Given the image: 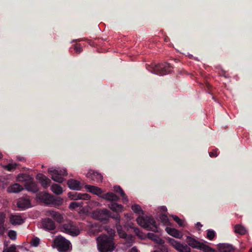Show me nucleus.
I'll use <instances>...</instances> for the list:
<instances>
[{"mask_svg":"<svg viewBox=\"0 0 252 252\" xmlns=\"http://www.w3.org/2000/svg\"><path fill=\"white\" fill-rule=\"evenodd\" d=\"M165 230L168 234L174 237L181 238L182 236V233L175 228L167 227L166 228Z\"/></svg>","mask_w":252,"mask_h":252,"instance_id":"a211bd4d","label":"nucleus"},{"mask_svg":"<svg viewBox=\"0 0 252 252\" xmlns=\"http://www.w3.org/2000/svg\"><path fill=\"white\" fill-rule=\"evenodd\" d=\"M130 252H139L136 247H133L130 250Z\"/></svg>","mask_w":252,"mask_h":252,"instance_id":"de8ad7c7","label":"nucleus"},{"mask_svg":"<svg viewBox=\"0 0 252 252\" xmlns=\"http://www.w3.org/2000/svg\"><path fill=\"white\" fill-rule=\"evenodd\" d=\"M49 215L50 216L52 217L54 220L59 223H61L63 221V216L59 213L56 212L53 210H50L49 211Z\"/></svg>","mask_w":252,"mask_h":252,"instance_id":"4be33fe9","label":"nucleus"},{"mask_svg":"<svg viewBox=\"0 0 252 252\" xmlns=\"http://www.w3.org/2000/svg\"><path fill=\"white\" fill-rule=\"evenodd\" d=\"M148 236L149 238L155 241L158 244H160V246L164 245L165 241L162 239L158 237L157 235H155L152 233H148Z\"/></svg>","mask_w":252,"mask_h":252,"instance_id":"c85d7f7f","label":"nucleus"},{"mask_svg":"<svg viewBox=\"0 0 252 252\" xmlns=\"http://www.w3.org/2000/svg\"><path fill=\"white\" fill-rule=\"evenodd\" d=\"M218 149H217L213 150L212 151L209 152V156L211 157H216L218 155Z\"/></svg>","mask_w":252,"mask_h":252,"instance_id":"c03bdc74","label":"nucleus"},{"mask_svg":"<svg viewBox=\"0 0 252 252\" xmlns=\"http://www.w3.org/2000/svg\"><path fill=\"white\" fill-rule=\"evenodd\" d=\"M199 250H202L205 252H214V250L213 248H211L208 246L204 245L202 243L201 244V245L199 247Z\"/></svg>","mask_w":252,"mask_h":252,"instance_id":"c9c22d12","label":"nucleus"},{"mask_svg":"<svg viewBox=\"0 0 252 252\" xmlns=\"http://www.w3.org/2000/svg\"><path fill=\"white\" fill-rule=\"evenodd\" d=\"M48 173L51 175L53 180L58 183H62L63 181V178L62 176L67 175V171L66 169H53V168L48 169Z\"/></svg>","mask_w":252,"mask_h":252,"instance_id":"0eeeda50","label":"nucleus"},{"mask_svg":"<svg viewBox=\"0 0 252 252\" xmlns=\"http://www.w3.org/2000/svg\"><path fill=\"white\" fill-rule=\"evenodd\" d=\"M61 230L73 236H76L80 234L78 227L71 221H67L63 224Z\"/></svg>","mask_w":252,"mask_h":252,"instance_id":"423d86ee","label":"nucleus"},{"mask_svg":"<svg viewBox=\"0 0 252 252\" xmlns=\"http://www.w3.org/2000/svg\"><path fill=\"white\" fill-rule=\"evenodd\" d=\"M17 207L22 210L29 208L31 207L30 199L28 197L20 198L17 203Z\"/></svg>","mask_w":252,"mask_h":252,"instance_id":"9d476101","label":"nucleus"},{"mask_svg":"<svg viewBox=\"0 0 252 252\" xmlns=\"http://www.w3.org/2000/svg\"><path fill=\"white\" fill-rule=\"evenodd\" d=\"M215 236L216 233L214 230L209 229L207 231V237L208 239L211 240H213Z\"/></svg>","mask_w":252,"mask_h":252,"instance_id":"4c0bfd02","label":"nucleus"},{"mask_svg":"<svg viewBox=\"0 0 252 252\" xmlns=\"http://www.w3.org/2000/svg\"><path fill=\"white\" fill-rule=\"evenodd\" d=\"M5 215L3 213H0V235H2L5 232V227L4 226V222Z\"/></svg>","mask_w":252,"mask_h":252,"instance_id":"cd10ccee","label":"nucleus"},{"mask_svg":"<svg viewBox=\"0 0 252 252\" xmlns=\"http://www.w3.org/2000/svg\"><path fill=\"white\" fill-rule=\"evenodd\" d=\"M109 208L115 213H111L107 209H97L93 213L94 219L100 220L106 223L108 221L109 218H111L116 220H120V216L119 212H121L123 210V206L121 204H119L116 202H110L108 204Z\"/></svg>","mask_w":252,"mask_h":252,"instance_id":"f257e3e1","label":"nucleus"},{"mask_svg":"<svg viewBox=\"0 0 252 252\" xmlns=\"http://www.w3.org/2000/svg\"><path fill=\"white\" fill-rule=\"evenodd\" d=\"M23 189L22 186L17 183H15L10 185L7 188V191L8 192L18 193L21 191Z\"/></svg>","mask_w":252,"mask_h":252,"instance_id":"412c9836","label":"nucleus"},{"mask_svg":"<svg viewBox=\"0 0 252 252\" xmlns=\"http://www.w3.org/2000/svg\"><path fill=\"white\" fill-rule=\"evenodd\" d=\"M114 191L118 193H119L120 195L122 196L123 201L124 203H126L128 202V198L126 194L125 193L124 191L122 189V188L119 186H115L114 187Z\"/></svg>","mask_w":252,"mask_h":252,"instance_id":"aec40b11","label":"nucleus"},{"mask_svg":"<svg viewBox=\"0 0 252 252\" xmlns=\"http://www.w3.org/2000/svg\"><path fill=\"white\" fill-rule=\"evenodd\" d=\"M168 243L179 252H190L191 249L185 244H181L180 242L171 238H168Z\"/></svg>","mask_w":252,"mask_h":252,"instance_id":"6e6552de","label":"nucleus"},{"mask_svg":"<svg viewBox=\"0 0 252 252\" xmlns=\"http://www.w3.org/2000/svg\"><path fill=\"white\" fill-rule=\"evenodd\" d=\"M42 225L43 228L47 230H53L56 228V225L54 221L49 218H46L42 221Z\"/></svg>","mask_w":252,"mask_h":252,"instance_id":"9b49d317","label":"nucleus"},{"mask_svg":"<svg viewBox=\"0 0 252 252\" xmlns=\"http://www.w3.org/2000/svg\"><path fill=\"white\" fill-rule=\"evenodd\" d=\"M68 197L72 200H89L91 198L90 195L88 193H82L77 192H69L68 193Z\"/></svg>","mask_w":252,"mask_h":252,"instance_id":"1a4fd4ad","label":"nucleus"},{"mask_svg":"<svg viewBox=\"0 0 252 252\" xmlns=\"http://www.w3.org/2000/svg\"><path fill=\"white\" fill-rule=\"evenodd\" d=\"M235 232L240 235H244L246 232L245 228L240 224H236L235 227Z\"/></svg>","mask_w":252,"mask_h":252,"instance_id":"2f4dec72","label":"nucleus"},{"mask_svg":"<svg viewBox=\"0 0 252 252\" xmlns=\"http://www.w3.org/2000/svg\"><path fill=\"white\" fill-rule=\"evenodd\" d=\"M157 249L159 250L160 252H168V248L165 245L160 246Z\"/></svg>","mask_w":252,"mask_h":252,"instance_id":"79ce46f5","label":"nucleus"},{"mask_svg":"<svg viewBox=\"0 0 252 252\" xmlns=\"http://www.w3.org/2000/svg\"><path fill=\"white\" fill-rule=\"evenodd\" d=\"M133 223L130 222L128 223L127 224H126L124 226L125 229H126L127 230H128L129 228L133 229L134 232L137 235H139L140 233H141L140 229L138 227H135L134 226Z\"/></svg>","mask_w":252,"mask_h":252,"instance_id":"c756f323","label":"nucleus"},{"mask_svg":"<svg viewBox=\"0 0 252 252\" xmlns=\"http://www.w3.org/2000/svg\"><path fill=\"white\" fill-rule=\"evenodd\" d=\"M196 225L197 227H201L202 226V225L199 222H197V223L196 224Z\"/></svg>","mask_w":252,"mask_h":252,"instance_id":"09e8293b","label":"nucleus"},{"mask_svg":"<svg viewBox=\"0 0 252 252\" xmlns=\"http://www.w3.org/2000/svg\"><path fill=\"white\" fill-rule=\"evenodd\" d=\"M87 176L88 178L97 183L101 182L103 179V176L100 173L94 170H90L88 172Z\"/></svg>","mask_w":252,"mask_h":252,"instance_id":"4468645a","label":"nucleus"},{"mask_svg":"<svg viewBox=\"0 0 252 252\" xmlns=\"http://www.w3.org/2000/svg\"><path fill=\"white\" fill-rule=\"evenodd\" d=\"M161 210H162V211H167V209H166V207H165V206H162L161 208Z\"/></svg>","mask_w":252,"mask_h":252,"instance_id":"8fccbe9b","label":"nucleus"},{"mask_svg":"<svg viewBox=\"0 0 252 252\" xmlns=\"http://www.w3.org/2000/svg\"><path fill=\"white\" fill-rule=\"evenodd\" d=\"M32 177L26 173L19 174L16 180L18 182L27 183L28 181H30L32 180Z\"/></svg>","mask_w":252,"mask_h":252,"instance_id":"5701e85b","label":"nucleus"},{"mask_svg":"<svg viewBox=\"0 0 252 252\" xmlns=\"http://www.w3.org/2000/svg\"><path fill=\"white\" fill-rule=\"evenodd\" d=\"M173 67L170 63H164L150 67L148 69L151 72L159 75H164L170 73Z\"/></svg>","mask_w":252,"mask_h":252,"instance_id":"20e7f679","label":"nucleus"},{"mask_svg":"<svg viewBox=\"0 0 252 252\" xmlns=\"http://www.w3.org/2000/svg\"><path fill=\"white\" fill-rule=\"evenodd\" d=\"M38 198L43 203L48 205H51L53 200V195L47 192H40L38 194Z\"/></svg>","mask_w":252,"mask_h":252,"instance_id":"ddd939ff","label":"nucleus"},{"mask_svg":"<svg viewBox=\"0 0 252 252\" xmlns=\"http://www.w3.org/2000/svg\"><path fill=\"white\" fill-rule=\"evenodd\" d=\"M78 203L79 205V207H82L83 206V202H82V201L78 202Z\"/></svg>","mask_w":252,"mask_h":252,"instance_id":"3c124183","label":"nucleus"},{"mask_svg":"<svg viewBox=\"0 0 252 252\" xmlns=\"http://www.w3.org/2000/svg\"><path fill=\"white\" fill-rule=\"evenodd\" d=\"M19 160H20V161H22V160H24V158H20L19 159Z\"/></svg>","mask_w":252,"mask_h":252,"instance_id":"603ef678","label":"nucleus"},{"mask_svg":"<svg viewBox=\"0 0 252 252\" xmlns=\"http://www.w3.org/2000/svg\"><path fill=\"white\" fill-rule=\"evenodd\" d=\"M39 243V239L37 238H34L32 240L31 242V244L32 246L36 247Z\"/></svg>","mask_w":252,"mask_h":252,"instance_id":"37998d69","label":"nucleus"},{"mask_svg":"<svg viewBox=\"0 0 252 252\" xmlns=\"http://www.w3.org/2000/svg\"><path fill=\"white\" fill-rule=\"evenodd\" d=\"M54 244L60 252H68L70 250V242L62 236H57L54 240Z\"/></svg>","mask_w":252,"mask_h":252,"instance_id":"39448f33","label":"nucleus"},{"mask_svg":"<svg viewBox=\"0 0 252 252\" xmlns=\"http://www.w3.org/2000/svg\"><path fill=\"white\" fill-rule=\"evenodd\" d=\"M127 239H128V241H127V246H131L132 245V241H133V237L131 235H129L128 236V238H127Z\"/></svg>","mask_w":252,"mask_h":252,"instance_id":"49530a36","label":"nucleus"},{"mask_svg":"<svg viewBox=\"0 0 252 252\" xmlns=\"http://www.w3.org/2000/svg\"><path fill=\"white\" fill-rule=\"evenodd\" d=\"M120 220L119 221L116 220V227L119 236L122 238H126L127 237L126 233L122 228V226L120 224Z\"/></svg>","mask_w":252,"mask_h":252,"instance_id":"bb28decb","label":"nucleus"},{"mask_svg":"<svg viewBox=\"0 0 252 252\" xmlns=\"http://www.w3.org/2000/svg\"><path fill=\"white\" fill-rule=\"evenodd\" d=\"M218 248L220 252H234V248L229 244L220 243L218 245Z\"/></svg>","mask_w":252,"mask_h":252,"instance_id":"dca6fc26","label":"nucleus"},{"mask_svg":"<svg viewBox=\"0 0 252 252\" xmlns=\"http://www.w3.org/2000/svg\"><path fill=\"white\" fill-rule=\"evenodd\" d=\"M63 203V199L60 197H55L53 196V200H52L51 205L54 206H60Z\"/></svg>","mask_w":252,"mask_h":252,"instance_id":"72a5a7b5","label":"nucleus"},{"mask_svg":"<svg viewBox=\"0 0 252 252\" xmlns=\"http://www.w3.org/2000/svg\"><path fill=\"white\" fill-rule=\"evenodd\" d=\"M51 189L54 193L57 194H60L63 192V189L62 187L60 185L56 184H54L52 185Z\"/></svg>","mask_w":252,"mask_h":252,"instance_id":"7c9ffc66","label":"nucleus"},{"mask_svg":"<svg viewBox=\"0 0 252 252\" xmlns=\"http://www.w3.org/2000/svg\"><path fill=\"white\" fill-rule=\"evenodd\" d=\"M112 236L102 234L97 239V248L99 252H111L115 248Z\"/></svg>","mask_w":252,"mask_h":252,"instance_id":"f03ea898","label":"nucleus"},{"mask_svg":"<svg viewBox=\"0 0 252 252\" xmlns=\"http://www.w3.org/2000/svg\"><path fill=\"white\" fill-rule=\"evenodd\" d=\"M25 189L29 191L36 193L38 192L39 188L37 184L33 181V178H32L30 181H28L24 184Z\"/></svg>","mask_w":252,"mask_h":252,"instance_id":"f8f14e48","label":"nucleus"},{"mask_svg":"<svg viewBox=\"0 0 252 252\" xmlns=\"http://www.w3.org/2000/svg\"><path fill=\"white\" fill-rule=\"evenodd\" d=\"M187 242L188 244L192 248L199 249L201 243L191 237H187Z\"/></svg>","mask_w":252,"mask_h":252,"instance_id":"6ab92c4d","label":"nucleus"},{"mask_svg":"<svg viewBox=\"0 0 252 252\" xmlns=\"http://www.w3.org/2000/svg\"><path fill=\"white\" fill-rule=\"evenodd\" d=\"M136 220L138 224L147 230L158 232V227L156 224V222L152 217H143L139 216Z\"/></svg>","mask_w":252,"mask_h":252,"instance_id":"7ed1b4c3","label":"nucleus"},{"mask_svg":"<svg viewBox=\"0 0 252 252\" xmlns=\"http://www.w3.org/2000/svg\"><path fill=\"white\" fill-rule=\"evenodd\" d=\"M10 222L13 225L21 224L24 220L20 216L12 215L9 218Z\"/></svg>","mask_w":252,"mask_h":252,"instance_id":"b1692460","label":"nucleus"},{"mask_svg":"<svg viewBox=\"0 0 252 252\" xmlns=\"http://www.w3.org/2000/svg\"><path fill=\"white\" fill-rule=\"evenodd\" d=\"M8 236L10 239L14 240L16 238L17 233L14 230H10L8 233Z\"/></svg>","mask_w":252,"mask_h":252,"instance_id":"58836bf2","label":"nucleus"},{"mask_svg":"<svg viewBox=\"0 0 252 252\" xmlns=\"http://www.w3.org/2000/svg\"><path fill=\"white\" fill-rule=\"evenodd\" d=\"M85 187L90 192L94 194L100 195L102 193V189L98 187L91 185H86Z\"/></svg>","mask_w":252,"mask_h":252,"instance_id":"393cba45","label":"nucleus"},{"mask_svg":"<svg viewBox=\"0 0 252 252\" xmlns=\"http://www.w3.org/2000/svg\"><path fill=\"white\" fill-rule=\"evenodd\" d=\"M172 218L174 221H175L180 226H183V220L180 219L177 216H172Z\"/></svg>","mask_w":252,"mask_h":252,"instance_id":"ea45409f","label":"nucleus"},{"mask_svg":"<svg viewBox=\"0 0 252 252\" xmlns=\"http://www.w3.org/2000/svg\"><path fill=\"white\" fill-rule=\"evenodd\" d=\"M103 198L105 199L114 201L120 200L119 197L112 192H109L103 195Z\"/></svg>","mask_w":252,"mask_h":252,"instance_id":"a878e982","label":"nucleus"},{"mask_svg":"<svg viewBox=\"0 0 252 252\" xmlns=\"http://www.w3.org/2000/svg\"><path fill=\"white\" fill-rule=\"evenodd\" d=\"M67 185L70 189L76 190H80L82 187L80 182L72 179L68 180Z\"/></svg>","mask_w":252,"mask_h":252,"instance_id":"f3484780","label":"nucleus"},{"mask_svg":"<svg viewBox=\"0 0 252 252\" xmlns=\"http://www.w3.org/2000/svg\"><path fill=\"white\" fill-rule=\"evenodd\" d=\"M36 179L39 180L41 186L45 189L50 185L51 180L42 174H38L36 176Z\"/></svg>","mask_w":252,"mask_h":252,"instance_id":"2eb2a0df","label":"nucleus"},{"mask_svg":"<svg viewBox=\"0 0 252 252\" xmlns=\"http://www.w3.org/2000/svg\"><path fill=\"white\" fill-rule=\"evenodd\" d=\"M74 50L77 53H80L82 51L81 46L78 44L75 45Z\"/></svg>","mask_w":252,"mask_h":252,"instance_id":"a18cd8bd","label":"nucleus"},{"mask_svg":"<svg viewBox=\"0 0 252 252\" xmlns=\"http://www.w3.org/2000/svg\"><path fill=\"white\" fill-rule=\"evenodd\" d=\"M79 207V205L78 203V202H72L70 203L69 206L70 209H75Z\"/></svg>","mask_w":252,"mask_h":252,"instance_id":"a19ab883","label":"nucleus"},{"mask_svg":"<svg viewBox=\"0 0 252 252\" xmlns=\"http://www.w3.org/2000/svg\"><path fill=\"white\" fill-rule=\"evenodd\" d=\"M131 209L136 214L142 215L144 214V211L142 210L141 207L138 204H134L131 206Z\"/></svg>","mask_w":252,"mask_h":252,"instance_id":"f704fd0d","label":"nucleus"},{"mask_svg":"<svg viewBox=\"0 0 252 252\" xmlns=\"http://www.w3.org/2000/svg\"><path fill=\"white\" fill-rule=\"evenodd\" d=\"M158 219L159 221L163 223L164 225H168L169 220L168 217L163 214H160L158 216Z\"/></svg>","mask_w":252,"mask_h":252,"instance_id":"473e14b6","label":"nucleus"},{"mask_svg":"<svg viewBox=\"0 0 252 252\" xmlns=\"http://www.w3.org/2000/svg\"><path fill=\"white\" fill-rule=\"evenodd\" d=\"M2 158V154L1 153H0V158Z\"/></svg>","mask_w":252,"mask_h":252,"instance_id":"864d4df0","label":"nucleus"},{"mask_svg":"<svg viewBox=\"0 0 252 252\" xmlns=\"http://www.w3.org/2000/svg\"><path fill=\"white\" fill-rule=\"evenodd\" d=\"M250 252H252V248L250 250Z\"/></svg>","mask_w":252,"mask_h":252,"instance_id":"5fc2aeb1","label":"nucleus"},{"mask_svg":"<svg viewBox=\"0 0 252 252\" xmlns=\"http://www.w3.org/2000/svg\"><path fill=\"white\" fill-rule=\"evenodd\" d=\"M17 165V164L16 163H11L5 165L4 168L9 171H12L14 169H16Z\"/></svg>","mask_w":252,"mask_h":252,"instance_id":"e433bc0d","label":"nucleus"}]
</instances>
